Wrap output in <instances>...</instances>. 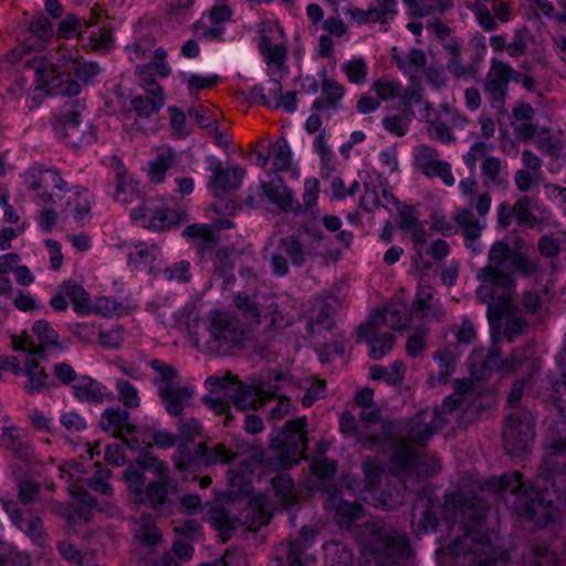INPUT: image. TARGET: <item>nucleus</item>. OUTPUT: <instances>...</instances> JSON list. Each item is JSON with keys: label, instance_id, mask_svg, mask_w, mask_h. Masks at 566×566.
I'll list each match as a JSON object with an SVG mask.
<instances>
[{"label": "nucleus", "instance_id": "774afa93", "mask_svg": "<svg viewBox=\"0 0 566 566\" xmlns=\"http://www.w3.org/2000/svg\"><path fill=\"white\" fill-rule=\"evenodd\" d=\"M116 389L119 395V401L126 408H136L139 406V398L137 389L127 380H118L116 382Z\"/></svg>", "mask_w": 566, "mask_h": 566}, {"label": "nucleus", "instance_id": "c9c22d12", "mask_svg": "<svg viewBox=\"0 0 566 566\" xmlns=\"http://www.w3.org/2000/svg\"><path fill=\"white\" fill-rule=\"evenodd\" d=\"M553 295L551 286H535L523 294L522 305L527 313L536 314L551 303Z\"/></svg>", "mask_w": 566, "mask_h": 566}, {"label": "nucleus", "instance_id": "79ce46f5", "mask_svg": "<svg viewBox=\"0 0 566 566\" xmlns=\"http://www.w3.org/2000/svg\"><path fill=\"white\" fill-rule=\"evenodd\" d=\"M406 368L402 361L396 360L388 367L374 365L369 368V376L374 380L384 379L388 385H398L403 380Z\"/></svg>", "mask_w": 566, "mask_h": 566}, {"label": "nucleus", "instance_id": "4be33fe9", "mask_svg": "<svg viewBox=\"0 0 566 566\" xmlns=\"http://www.w3.org/2000/svg\"><path fill=\"white\" fill-rule=\"evenodd\" d=\"M398 305L402 307V314L408 318V327L412 322H440L444 316L443 310L434 297L433 289L429 285H419L409 314L406 313V308L402 304Z\"/></svg>", "mask_w": 566, "mask_h": 566}, {"label": "nucleus", "instance_id": "f8f14e48", "mask_svg": "<svg viewBox=\"0 0 566 566\" xmlns=\"http://www.w3.org/2000/svg\"><path fill=\"white\" fill-rule=\"evenodd\" d=\"M101 66L96 62H87L83 57L75 59L69 66L67 73L57 74L44 80V85L53 95L67 96L69 99L78 98L82 85H91L101 73Z\"/></svg>", "mask_w": 566, "mask_h": 566}, {"label": "nucleus", "instance_id": "2eb2a0df", "mask_svg": "<svg viewBox=\"0 0 566 566\" xmlns=\"http://www.w3.org/2000/svg\"><path fill=\"white\" fill-rule=\"evenodd\" d=\"M306 418L286 422L285 428L271 440V449L280 453L284 464L297 463L306 450Z\"/></svg>", "mask_w": 566, "mask_h": 566}, {"label": "nucleus", "instance_id": "7c9ffc66", "mask_svg": "<svg viewBox=\"0 0 566 566\" xmlns=\"http://www.w3.org/2000/svg\"><path fill=\"white\" fill-rule=\"evenodd\" d=\"M392 61L410 81H417L423 73L427 57L423 51L412 49L408 52L392 54Z\"/></svg>", "mask_w": 566, "mask_h": 566}, {"label": "nucleus", "instance_id": "a19ab883", "mask_svg": "<svg viewBox=\"0 0 566 566\" xmlns=\"http://www.w3.org/2000/svg\"><path fill=\"white\" fill-rule=\"evenodd\" d=\"M24 373L28 376V381L24 386L28 394L34 395L48 388V374L43 367H40L35 359L27 361Z\"/></svg>", "mask_w": 566, "mask_h": 566}, {"label": "nucleus", "instance_id": "a878e982", "mask_svg": "<svg viewBox=\"0 0 566 566\" xmlns=\"http://www.w3.org/2000/svg\"><path fill=\"white\" fill-rule=\"evenodd\" d=\"M454 211L455 222L464 238L465 247L472 249L474 252H480V249L475 247V244L481 235L483 224L469 207H458Z\"/></svg>", "mask_w": 566, "mask_h": 566}, {"label": "nucleus", "instance_id": "bf43d9fd", "mask_svg": "<svg viewBox=\"0 0 566 566\" xmlns=\"http://www.w3.org/2000/svg\"><path fill=\"white\" fill-rule=\"evenodd\" d=\"M29 31L41 42L40 46H42L43 42H46L53 36V24L43 13L40 12L30 21Z\"/></svg>", "mask_w": 566, "mask_h": 566}, {"label": "nucleus", "instance_id": "338daca9", "mask_svg": "<svg viewBox=\"0 0 566 566\" xmlns=\"http://www.w3.org/2000/svg\"><path fill=\"white\" fill-rule=\"evenodd\" d=\"M27 527L20 528L32 542L43 547L45 542V531L41 517L31 516L25 522Z\"/></svg>", "mask_w": 566, "mask_h": 566}, {"label": "nucleus", "instance_id": "a211bd4d", "mask_svg": "<svg viewBox=\"0 0 566 566\" xmlns=\"http://www.w3.org/2000/svg\"><path fill=\"white\" fill-rule=\"evenodd\" d=\"M415 167L427 178H439L447 187L455 185L451 164L440 158L439 151L429 145L413 148Z\"/></svg>", "mask_w": 566, "mask_h": 566}, {"label": "nucleus", "instance_id": "f3484780", "mask_svg": "<svg viewBox=\"0 0 566 566\" xmlns=\"http://www.w3.org/2000/svg\"><path fill=\"white\" fill-rule=\"evenodd\" d=\"M517 73L510 64L491 60L490 69L483 81V93L491 107L500 111L507 96L509 84L517 81Z\"/></svg>", "mask_w": 566, "mask_h": 566}, {"label": "nucleus", "instance_id": "f704fd0d", "mask_svg": "<svg viewBox=\"0 0 566 566\" xmlns=\"http://www.w3.org/2000/svg\"><path fill=\"white\" fill-rule=\"evenodd\" d=\"M481 174L486 187H505L509 182V174L503 169L497 157H485L481 166Z\"/></svg>", "mask_w": 566, "mask_h": 566}, {"label": "nucleus", "instance_id": "bb28decb", "mask_svg": "<svg viewBox=\"0 0 566 566\" xmlns=\"http://www.w3.org/2000/svg\"><path fill=\"white\" fill-rule=\"evenodd\" d=\"M272 517L271 505L264 494H258L249 500L242 512V518L248 528L258 530L269 524Z\"/></svg>", "mask_w": 566, "mask_h": 566}, {"label": "nucleus", "instance_id": "20e7f679", "mask_svg": "<svg viewBox=\"0 0 566 566\" xmlns=\"http://www.w3.org/2000/svg\"><path fill=\"white\" fill-rule=\"evenodd\" d=\"M484 486L493 492L510 493L513 501L505 499V502L510 503L512 511L541 528L559 518L560 504L566 507V494L555 489L551 475L538 474L526 486L520 472H510L486 481Z\"/></svg>", "mask_w": 566, "mask_h": 566}, {"label": "nucleus", "instance_id": "6e6d98bb", "mask_svg": "<svg viewBox=\"0 0 566 566\" xmlns=\"http://www.w3.org/2000/svg\"><path fill=\"white\" fill-rule=\"evenodd\" d=\"M44 174L50 175V177L52 179L53 186L55 188L60 189V190L65 189L66 182H65V180L62 179V177L60 176V174L57 171H55V170H44V171H40L38 180H34L30 185V189L33 190V191H36L38 196L44 202L53 203L54 200H53L52 195L44 190V186H43V179H44L43 175Z\"/></svg>", "mask_w": 566, "mask_h": 566}, {"label": "nucleus", "instance_id": "9b49d317", "mask_svg": "<svg viewBox=\"0 0 566 566\" xmlns=\"http://www.w3.org/2000/svg\"><path fill=\"white\" fill-rule=\"evenodd\" d=\"M259 50L266 64L269 76H287L286 38L277 21H265L260 31Z\"/></svg>", "mask_w": 566, "mask_h": 566}, {"label": "nucleus", "instance_id": "09e8293b", "mask_svg": "<svg viewBox=\"0 0 566 566\" xmlns=\"http://www.w3.org/2000/svg\"><path fill=\"white\" fill-rule=\"evenodd\" d=\"M337 501V496L334 493H331L328 505L335 509L337 516L339 517V523L345 524L358 520L363 516L364 507L358 503H352L348 501Z\"/></svg>", "mask_w": 566, "mask_h": 566}, {"label": "nucleus", "instance_id": "69168bd1", "mask_svg": "<svg viewBox=\"0 0 566 566\" xmlns=\"http://www.w3.org/2000/svg\"><path fill=\"white\" fill-rule=\"evenodd\" d=\"M7 448L21 461H29L33 455L32 446L23 441L20 436L10 433L7 440Z\"/></svg>", "mask_w": 566, "mask_h": 566}, {"label": "nucleus", "instance_id": "603ef678", "mask_svg": "<svg viewBox=\"0 0 566 566\" xmlns=\"http://www.w3.org/2000/svg\"><path fill=\"white\" fill-rule=\"evenodd\" d=\"M177 224V211L167 207H159L151 211L148 228L155 231H165Z\"/></svg>", "mask_w": 566, "mask_h": 566}, {"label": "nucleus", "instance_id": "6ab92c4d", "mask_svg": "<svg viewBox=\"0 0 566 566\" xmlns=\"http://www.w3.org/2000/svg\"><path fill=\"white\" fill-rule=\"evenodd\" d=\"M85 109L86 99L84 97L69 99L63 104L53 123L55 135L70 146L76 147L81 142L78 137V125L82 113Z\"/></svg>", "mask_w": 566, "mask_h": 566}, {"label": "nucleus", "instance_id": "6e6552de", "mask_svg": "<svg viewBox=\"0 0 566 566\" xmlns=\"http://www.w3.org/2000/svg\"><path fill=\"white\" fill-rule=\"evenodd\" d=\"M201 426L193 418L179 416V473L197 471L200 467L227 464L239 453L226 443H217L212 448L205 441L195 442L201 436Z\"/></svg>", "mask_w": 566, "mask_h": 566}, {"label": "nucleus", "instance_id": "864d4df0", "mask_svg": "<svg viewBox=\"0 0 566 566\" xmlns=\"http://www.w3.org/2000/svg\"><path fill=\"white\" fill-rule=\"evenodd\" d=\"M342 72L353 84H364L368 74L367 62L363 57H355L340 64Z\"/></svg>", "mask_w": 566, "mask_h": 566}, {"label": "nucleus", "instance_id": "8fccbe9b", "mask_svg": "<svg viewBox=\"0 0 566 566\" xmlns=\"http://www.w3.org/2000/svg\"><path fill=\"white\" fill-rule=\"evenodd\" d=\"M117 167H116V176L118 179L117 186H116V192H115V200L119 201L122 203H127L133 201L136 198H142V192L138 190L137 186L138 182H129L128 185L125 184L124 180V174L125 169L120 160L116 159Z\"/></svg>", "mask_w": 566, "mask_h": 566}, {"label": "nucleus", "instance_id": "5fc2aeb1", "mask_svg": "<svg viewBox=\"0 0 566 566\" xmlns=\"http://www.w3.org/2000/svg\"><path fill=\"white\" fill-rule=\"evenodd\" d=\"M522 365V361L513 355L511 359H501L500 352L497 348L489 350L486 358L483 360L482 368L484 370L499 369L501 371H513Z\"/></svg>", "mask_w": 566, "mask_h": 566}, {"label": "nucleus", "instance_id": "052dcab7", "mask_svg": "<svg viewBox=\"0 0 566 566\" xmlns=\"http://www.w3.org/2000/svg\"><path fill=\"white\" fill-rule=\"evenodd\" d=\"M431 229L439 232L443 237H452L459 232V227L455 222V212L453 217H448L441 212H433L430 216Z\"/></svg>", "mask_w": 566, "mask_h": 566}, {"label": "nucleus", "instance_id": "b1692460", "mask_svg": "<svg viewBox=\"0 0 566 566\" xmlns=\"http://www.w3.org/2000/svg\"><path fill=\"white\" fill-rule=\"evenodd\" d=\"M150 367L158 374L154 381L158 386L161 401L171 416H177V387L172 384L176 377L175 367L159 359H153Z\"/></svg>", "mask_w": 566, "mask_h": 566}, {"label": "nucleus", "instance_id": "f257e3e1", "mask_svg": "<svg viewBox=\"0 0 566 566\" xmlns=\"http://www.w3.org/2000/svg\"><path fill=\"white\" fill-rule=\"evenodd\" d=\"M453 388L457 394L444 398L439 408L421 410L411 418L406 423L402 439L394 438L398 429L395 421H382L381 436H378L365 432L349 411L340 413L339 429L345 436H355L363 449L378 450L389 444L392 449L391 463L398 474L417 479L430 475L438 470V461L436 457L422 452L421 448L446 423L459 419L472 388V380L457 379Z\"/></svg>", "mask_w": 566, "mask_h": 566}, {"label": "nucleus", "instance_id": "2f4dec72", "mask_svg": "<svg viewBox=\"0 0 566 566\" xmlns=\"http://www.w3.org/2000/svg\"><path fill=\"white\" fill-rule=\"evenodd\" d=\"M544 463L552 474H566V439H554L545 443Z\"/></svg>", "mask_w": 566, "mask_h": 566}, {"label": "nucleus", "instance_id": "72a5a7b5", "mask_svg": "<svg viewBox=\"0 0 566 566\" xmlns=\"http://www.w3.org/2000/svg\"><path fill=\"white\" fill-rule=\"evenodd\" d=\"M129 417L130 413L126 409H123L122 407H109L103 411L99 427L103 431L113 430L114 438H122L123 426L126 424Z\"/></svg>", "mask_w": 566, "mask_h": 566}, {"label": "nucleus", "instance_id": "0eeeda50", "mask_svg": "<svg viewBox=\"0 0 566 566\" xmlns=\"http://www.w3.org/2000/svg\"><path fill=\"white\" fill-rule=\"evenodd\" d=\"M280 375H271L259 386H247L235 376L227 373L224 376H211L206 382L211 392L206 397V403L217 413L224 415L223 424L229 427L232 416L229 412L230 401L240 410L255 405L256 397L264 398L271 394L272 381H280Z\"/></svg>", "mask_w": 566, "mask_h": 566}, {"label": "nucleus", "instance_id": "0e129e2a", "mask_svg": "<svg viewBox=\"0 0 566 566\" xmlns=\"http://www.w3.org/2000/svg\"><path fill=\"white\" fill-rule=\"evenodd\" d=\"M232 15L230 8L227 4H218L214 6L208 15L212 28L209 30V33L217 38L221 34L222 30L219 24H222L226 21H229Z\"/></svg>", "mask_w": 566, "mask_h": 566}, {"label": "nucleus", "instance_id": "473e14b6", "mask_svg": "<svg viewBox=\"0 0 566 566\" xmlns=\"http://www.w3.org/2000/svg\"><path fill=\"white\" fill-rule=\"evenodd\" d=\"M279 249L286 254L291 263L295 266L305 264L312 252L305 248L301 239L295 234H290L280 240Z\"/></svg>", "mask_w": 566, "mask_h": 566}, {"label": "nucleus", "instance_id": "7ed1b4c3", "mask_svg": "<svg viewBox=\"0 0 566 566\" xmlns=\"http://www.w3.org/2000/svg\"><path fill=\"white\" fill-rule=\"evenodd\" d=\"M538 272V261L497 241L489 251L488 264L476 274L481 285L476 295L488 305L491 329L500 327L510 307L507 294L513 285L512 275L531 276Z\"/></svg>", "mask_w": 566, "mask_h": 566}, {"label": "nucleus", "instance_id": "39448f33", "mask_svg": "<svg viewBox=\"0 0 566 566\" xmlns=\"http://www.w3.org/2000/svg\"><path fill=\"white\" fill-rule=\"evenodd\" d=\"M136 465L129 464L123 473L128 492L137 504H148L153 510L160 511L168 502L169 492L177 489L170 476V469L148 450L139 453Z\"/></svg>", "mask_w": 566, "mask_h": 566}, {"label": "nucleus", "instance_id": "9d476101", "mask_svg": "<svg viewBox=\"0 0 566 566\" xmlns=\"http://www.w3.org/2000/svg\"><path fill=\"white\" fill-rule=\"evenodd\" d=\"M209 349L219 355H233L247 347L252 329L237 314L212 311L208 316Z\"/></svg>", "mask_w": 566, "mask_h": 566}, {"label": "nucleus", "instance_id": "de8ad7c7", "mask_svg": "<svg viewBox=\"0 0 566 566\" xmlns=\"http://www.w3.org/2000/svg\"><path fill=\"white\" fill-rule=\"evenodd\" d=\"M150 96H137L132 99V106L137 117L148 118L164 105L161 93H149Z\"/></svg>", "mask_w": 566, "mask_h": 566}, {"label": "nucleus", "instance_id": "13d9d810", "mask_svg": "<svg viewBox=\"0 0 566 566\" xmlns=\"http://www.w3.org/2000/svg\"><path fill=\"white\" fill-rule=\"evenodd\" d=\"M411 123V114L400 113L388 115L382 119L384 128L398 137H402L407 134Z\"/></svg>", "mask_w": 566, "mask_h": 566}, {"label": "nucleus", "instance_id": "aec40b11", "mask_svg": "<svg viewBox=\"0 0 566 566\" xmlns=\"http://www.w3.org/2000/svg\"><path fill=\"white\" fill-rule=\"evenodd\" d=\"M208 170L211 176L207 182V188L213 197H222L240 188L245 176V170L239 165L224 167L222 163L211 157L209 159Z\"/></svg>", "mask_w": 566, "mask_h": 566}, {"label": "nucleus", "instance_id": "49530a36", "mask_svg": "<svg viewBox=\"0 0 566 566\" xmlns=\"http://www.w3.org/2000/svg\"><path fill=\"white\" fill-rule=\"evenodd\" d=\"M92 28V21H83L74 13H67L66 17L59 23L57 34L60 38L70 39L76 34L78 39H83V33Z\"/></svg>", "mask_w": 566, "mask_h": 566}, {"label": "nucleus", "instance_id": "58836bf2", "mask_svg": "<svg viewBox=\"0 0 566 566\" xmlns=\"http://www.w3.org/2000/svg\"><path fill=\"white\" fill-rule=\"evenodd\" d=\"M182 82L186 84L187 90L191 96L197 95L200 91L209 90L217 86L220 82L218 74H195L182 72L179 73Z\"/></svg>", "mask_w": 566, "mask_h": 566}, {"label": "nucleus", "instance_id": "c756f323", "mask_svg": "<svg viewBox=\"0 0 566 566\" xmlns=\"http://www.w3.org/2000/svg\"><path fill=\"white\" fill-rule=\"evenodd\" d=\"M518 564L520 566H562L558 554L541 543L528 545Z\"/></svg>", "mask_w": 566, "mask_h": 566}, {"label": "nucleus", "instance_id": "dca6fc26", "mask_svg": "<svg viewBox=\"0 0 566 566\" xmlns=\"http://www.w3.org/2000/svg\"><path fill=\"white\" fill-rule=\"evenodd\" d=\"M317 532L304 526L296 538L281 543L275 549V559L279 566H308L316 563V556L308 553L313 546Z\"/></svg>", "mask_w": 566, "mask_h": 566}, {"label": "nucleus", "instance_id": "3c124183", "mask_svg": "<svg viewBox=\"0 0 566 566\" xmlns=\"http://www.w3.org/2000/svg\"><path fill=\"white\" fill-rule=\"evenodd\" d=\"M269 155L272 158V172L276 174L279 171L287 170L291 165L292 157L291 149L286 139L280 138L273 145H271Z\"/></svg>", "mask_w": 566, "mask_h": 566}, {"label": "nucleus", "instance_id": "1a4fd4ad", "mask_svg": "<svg viewBox=\"0 0 566 566\" xmlns=\"http://www.w3.org/2000/svg\"><path fill=\"white\" fill-rule=\"evenodd\" d=\"M408 327V318L402 314V307L389 304L381 310L374 311L367 322L358 329V339L365 340L369 347V356L381 359L395 345V335L388 329H403Z\"/></svg>", "mask_w": 566, "mask_h": 566}, {"label": "nucleus", "instance_id": "cd10ccee", "mask_svg": "<svg viewBox=\"0 0 566 566\" xmlns=\"http://www.w3.org/2000/svg\"><path fill=\"white\" fill-rule=\"evenodd\" d=\"M228 476V497L232 501L241 496L250 494L252 491V469L251 465L243 461L239 468H230Z\"/></svg>", "mask_w": 566, "mask_h": 566}, {"label": "nucleus", "instance_id": "423d86ee", "mask_svg": "<svg viewBox=\"0 0 566 566\" xmlns=\"http://www.w3.org/2000/svg\"><path fill=\"white\" fill-rule=\"evenodd\" d=\"M360 544L368 556V566H415L410 559L408 535L389 523H366L361 530Z\"/></svg>", "mask_w": 566, "mask_h": 566}, {"label": "nucleus", "instance_id": "4d7b16f0", "mask_svg": "<svg viewBox=\"0 0 566 566\" xmlns=\"http://www.w3.org/2000/svg\"><path fill=\"white\" fill-rule=\"evenodd\" d=\"M371 91L375 92L379 101H389L399 97L401 84L399 81L381 77L373 83Z\"/></svg>", "mask_w": 566, "mask_h": 566}, {"label": "nucleus", "instance_id": "ea45409f", "mask_svg": "<svg viewBox=\"0 0 566 566\" xmlns=\"http://www.w3.org/2000/svg\"><path fill=\"white\" fill-rule=\"evenodd\" d=\"M276 497L284 507H292L297 503L298 496L293 480L287 474H280L272 480Z\"/></svg>", "mask_w": 566, "mask_h": 566}, {"label": "nucleus", "instance_id": "4468645a", "mask_svg": "<svg viewBox=\"0 0 566 566\" xmlns=\"http://www.w3.org/2000/svg\"><path fill=\"white\" fill-rule=\"evenodd\" d=\"M534 109L530 104L522 103L514 107L513 118L518 136L524 140H534L542 151L555 156L560 150L559 140L553 138L549 132L533 124Z\"/></svg>", "mask_w": 566, "mask_h": 566}, {"label": "nucleus", "instance_id": "ddd939ff", "mask_svg": "<svg viewBox=\"0 0 566 566\" xmlns=\"http://www.w3.org/2000/svg\"><path fill=\"white\" fill-rule=\"evenodd\" d=\"M535 419L530 410H515L506 417L503 444L513 457L526 453L535 438Z\"/></svg>", "mask_w": 566, "mask_h": 566}, {"label": "nucleus", "instance_id": "f03ea898", "mask_svg": "<svg viewBox=\"0 0 566 566\" xmlns=\"http://www.w3.org/2000/svg\"><path fill=\"white\" fill-rule=\"evenodd\" d=\"M442 522L451 533H461L452 538L448 551L451 556L463 558V565L497 566L510 563V552L497 545V535L485 527V506L475 496L457 491L446 495L442 506L429 499L421 520L422 527L437 532Z\"/></svg>", "mask_w": 566, "mask_h": 566}, {"label": "nucleus", "instance_id": "37998d69", "mask_svg": "<svg viewBox=\"0 0 566 566\" xmlns=\"http://www.w3.org/2000/svg\"><path fill=\"white\" fill-rule=\"evenodd\" d=\"M61 287L70 297L76 313L85 315L92 312L90 294L81 285L69 281L64 282Z\"/></svg>", "mask_w": 566, "mask_h": 566}, {"label": "nucleus", "instance_id": "a18cd8bd", "mask_svg": "<svg viewBox=\"0 0 566 566\" xmlns=\"http://www.w3.org/2000/svg\"><path fill=\"white\" fill-rule=\"evenodd\" d=\"M114 46V38L111 29L97 27L88 36L87 43L84 44L86 51L105 54Z\"/></svg>", "mask_w": 566, "mask_h": 566}, {"label": "nucleus", "instance_id": "e433bc0d", "mask_svg": "<svg viewBox=\"0 0 566 566\" xmlns=\"http://www.w3.org/2000/svg\"><path fill=\"white\" fill-rule=\"evenodd\" d=\"M104 389V386L87 376H83L80 384L73 385L74 396L80 401L102 403L105 398Z\"/></svg>", "mask_w": 566, "mask_h": 566}, {"label": "nucleus", "instance_id": "c03bdc74", "mask_svg": "<svg viewBox=\"0 0 566 566\" xmlns=\"http://www.w3.org/2000/svg\"><path fill=\"white\" fill-rule=\"evenodd\" d=\"M175 161V153L172 149L159 150L157 158L149 163L148 177L151 182L160 184L165 180L166 171L172 167Z\"/></svg>", "mask_w": 566, "mask_h": 566}, {"label": "nucleus", "instance_id": "393cba45", "mask_svg": "<svg viewBox=\"0 0 566 566\" xmlns=\"http://www.w3.org/2000/svg\"><path fill=\"white\" fill-rule=\"evenodd\" d=\"M271 375H280L282 378L280 381H272V386L270 387L271 394L264 398L256 397L255 405L251 406V408H258L264 405L269 399L276 398V405L271 409V418L272 419H282L284 418L291 409V400L279 394V391L283 388V385L287 381V378L285 375L279 371H269L265 375L261 377V379L254 384L253 386H259L262 381L268 379Z\"/></svg>", "mask_w": 566, "mask_h": 566}, {"label": "nucleus", "instance_id": "4c0bfd02", "mask_svg": "<svg viewBox=\"0 0 566 566\" xmlns=\"http://www.w3.org/2000/svg\"><path fill=\"white\" fill-rule=\"evenodd\" d=\"M235 308L243 315L244 324L251 328L252 325L261 323V311L258 302L245 292H238L233 297Z\"/></svg>", "mask_w": 566, "mask_h": 566}, {"label": "nucleus", "instance_id": "5701e85b", "mask_svg": "<svg viewBox=\"0 0 566 566\" xmlns=\"http://www.w3.org/2000/svg\"><path fill=\"white\" fill-rule=\"evenodd\" d=\"M266 176L269 179L261 182V188L268 201L277 207L282 212L297 213L301 210V206L283 179L272 171H266Z\"/></svg>", "mask_w": 566, "mask_h": 566}, {"label": "nucleus", "instance_id": "412c9836", "mask_svg": "<svg viewBox=\"0 0 566 566\" xmlns=\"http://www.w3.org/2000/svg\"><path fill=\"white\" fill-rule=\"evenodd\" d=\"M536 206V200L527 196L518 198L513 206L506 201L501 202L496 211L499 227L506 229L515 219L520 227L534 228L538 223V219L533 213Z\"/></svg>", "mask_w": 566, "mask_h": 566}, {"label": "nucleus", "instance_id": "680f3d73", "mask_svg": "<svg viewBox=\"0 0 566 566\" xmlns=\"http://www.w3.org/2000/svg\"><path fill=\"white\" fill-rule=\"evenodd\" d=\"M32 332L38 337V339L46 344L48 346H55L57 348H62L59 342V334L50 325V323L45 319H38L34 322Z\"/></svg>", "mask_w": 566, "mask_h": 566}, {"label": "nucleus", "instance_id": "e2e57ef3", "mask_svg": "<svg viewBox=\"0 0 566 566\" xmlns=\"http://www.w3.org/2000/svg\"><path fill=\"white\" fill-rule=\"evenodd\" d=\"M322 96L336 106H342V99L345 95L344 86L337 81L326 77L325 71L322 72Z\"/></svg>", "mask_w": 566, "mask_h": 566}, {"label": "nucleus", "instance_id": "c85d7f7f", "mask_svg": "<svg viewBox=\"0 0 566 566\" xmlns=\"http://www.w3.org/2000/svg\"><path fill=\"white\" fill-rule=\"evenodd\" d=\"M459 191L470 208H474L479 217L484 218L491 210L492 198L489 192H482L476 198L474 193L478 182L473 177L463 178L459 181Z\"/></svg>", "mask_w": 566, "mask_h": 566}]
</instances>
